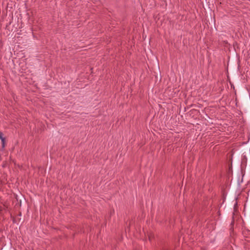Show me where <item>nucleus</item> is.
I'll return each mask as SVG.
<instances>
[{"label": "nucleus", "instance_id": "7ed1b4c3", "mask_svg": "<svg viewBox=\"0 0 250 250\" xmlns=\"http://www.w3.org/2000/svg\"><path fill=\"white\" fill-rule=\"evenodd\" d=\"M217 1L219 2L221 0H216Z\"/></svg>", "mask_w": 250, "mask_h": 250}, {"label": "nucleus", "instance_id": "f257e3e1", "mask_svg": "<svg viewBox=\"0 0 250 250\" xmlns=\"http://www.w3.org/2000/svg\"><path fill=\"white\" fill-rule=\"evenodd\" d=\"M0 139L1 140L2 147L4 148L5 147V138L3 137L1 139Z\"/></svg>", "mask_w": 250, "mask_h": 250}, {"label": "nucleus", "instance_id": "f03ea898", "mask_svg": "<svg viewBox=\"0 0 250 250\" xmlns=\"http://www.w3.org/2000/svg\"><path fill=\"white\" fill-rule=\"evenodd\" d=\"M3 137V133L1 132H0V139H1Z\"/></svg>", "mask_w": 250, "mask_h": 250}, {"label": "nucleus", "instance_id": "20e7f679", "mask_svg": "<svg viewBox=\"0 0 250 250\" xmlns=\"http://www.w3.org/2000/svg\"><path fill=\"white\" fill-rule=\"evenodd\" d=\"M163 250H167V249H164Z\"/></svg>", "mask_w": 250, "mask_h": 250}]
</instances>
